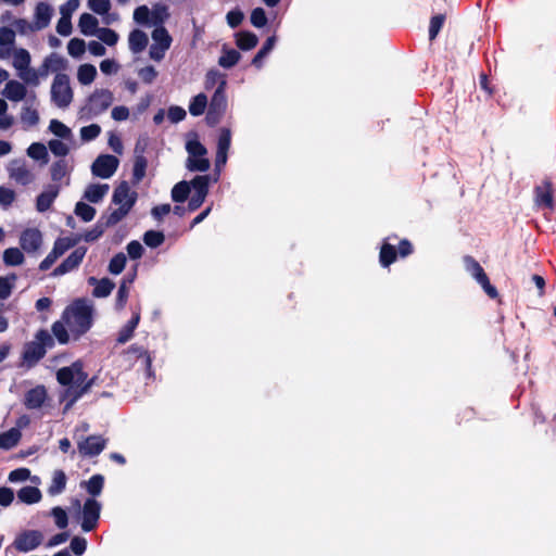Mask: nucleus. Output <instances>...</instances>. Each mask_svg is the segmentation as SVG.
Instances as JSON below:
<instances>
[{
  "mask_svg": "<svg viewBox=\"0 0 556 556\" xmlns=\"http://www.w3.org/2000/svg\"><path fill=\"white\" fill-rule=\"evenodd\" d=\"M27 155L36 161H47V147L40 142L31 143L27 149Z\"/></svg>",
  "mask_w": 556,
  "mask_h": 556,
  "instance_id": "obj_51",
  "label": "nucleus"
},
{
  "mask_svg": "<svg viewBox=\"0 0 556 556\" xmlns=\"http://www.w3.org/2000/svg\"><path fill=\"white\" fill-rule=\"evenodd\" d=\"M227 109L226 87L218 86L212 96L210 103L208 117L216 121L225 113Z\"/></svg>",
  "mask_w": 556,
  "mask_h": 556,
  "instance_id": "obj_17",
  "label": "nucleus"
},
{
  "mask_svg": "<svg viewBox=\"0 0 556 556\" xmlns=\"http://www.w3.org/2000/svg\"><path fill=\"white\" fill-rule=\"evenodd\" d=\"M464 265L466 271L481 286L490 298H497L498 293L496 288L490 283L486 274L477 261L470 256H466L464 258Z\"/></svg>",
  "mask_w": 556,
  "mask_h": 556,
  "instance_id": "obj_9",
  "label": "nucleus"
},
{
  "mask_svg": "<svg viewBox=\"0 0 556 556\" xmlns=\"http://www.w3.org/2000/svg\"><path fill=\"white\" fill-rule=\"evenodd\" d=\"M379 260L383 267L391 265L396 260L395 248L389 242H384L380 250Z\"/></svg>",
  "mask_w": 556,
  "mask_h": 556,
  "instance_id": "obj_43",
  "label": "nucleus"
},
{
  "mask_svg": "<svg viewBox=\"0 0 556 556\" xmlns=\"http://www.w3.org/2000/svg\"><path fill=\"white\" fill-rule=\"evenodd\" d=\"M147 160L143 156H137L134 164V179L139 182L146 175Z\"/></svg>",
  "mask_w": 556,
  "mask_h": 556,
  "instance_id": "obj_60",
  "label": "nucleus"
},
{
  "mask_svg": "<svg viewBox=\"0 0 556 556\" xmlns=\"http://www.w3.org/2000/svg\"><path fill=\"white\" fill-rule=\"evenodd\" d=\"M108 184H91L87 186L84 198L91 203H99L109 192Z\"/></svg>",
  "mask_w": 556,
  "mask_h": 556,
  "instance_id": "obj_25",
  "label": "nucleus"
},
{
  "mask_svg": "<svg viewBox=\"0 0 556 556\" xmlns=\"http://www.w3.org/2000/svg\"><path fill=\"white\" fill-rule=\"evenodd\" d=\"M118 164L119 161L116 156L110 154H102L99 155L92 163L91 173L97 177L108 179L115 174Z\"/></svg>",
  "mask_w": 556,
  "mask_h": 556,
  "instance_id": "obj_12",
  "label": "nucleus"
},
{
  "mask_svg": "<svg viewBox=\"0 0 556 556\" xmlns=\"http://www.w3.org/2000/svg\"><path fill=\"white\" fill-rule=\"evenodd\" d=\"M222 83H223V87H227L226 75L223 74L222 72H219L218 70H210L205 74V78H204L205 89H211L215 85H217V87L222 86Z\"/></svg>",
  "mask_w": 556,
  "mask_h": 556,
  "instance_id": "obj_39",
  "label": "nucleus"
},
{
  "mask_svg": "<svg viewBox=\"0 0 556 556\" xmlns=\"http://www.w3.org/2000/svg\"><path fill=\"white\" fill-rule=\"evenodd\" d=\"M134 277L135 276H131L127 279L124 278L122 285L119 286V289L117 291V306L121 308L124 307L127 302L129 294V285L132 283Z\"/></svg>",
  "mask_w": 556,
  "mask_h": 556,
  "instance_id": "obj_53",
  "label": "nucleus"
},
{
  "mask_svg": "<svg viewBox=\"0 0 556 556\" xmlns=\"http://www.w3.org/2000/svg\"><path fill=\"white\" fill-rule=\"evenodd\" d=\"M3 262L8 266H17L23 264L24 255L17 248H9L3 252Z\"/></svg>",
  "mask_w": 556,
  "mask_h": 556,
  "instance_id": "obj_44",
  "label": "nucleus"
},
{
  "mask_svg": "<svg viewBox=\"0 0 556 556\" xmlns=\"http://www.w3.org/2000/svg\"><path fill=\"white\" fill-rule=\"evenodd\" d=\"M59 190L58 188L50 186L45 191H42L36 202V207L39 212H46L50 208L55 198L58 197Z\"/></svg>",
  "mask_w": 556,
  "mask_h": 556,
  "instance_id": "obj_29",
  "label": "nucleus"
},
{
  "mask_svg": "<svg viewBox=\"0 0 556 556\" xmlns=\"http://www.w3.org/2000/svg\"><path fill=\"white\" fill-rule=\"evenodd\" d=\"M113 201L118 206L130 211L136 202V192L130 189L127 182H122L114 191Z\"/></svg>",
  "mask_w": 556,
  "mask_h": 556,
  "instance_id": "obj_19",
  "label": "nucleus"
},
{
  "mask_svg": "<svg viewBox=\"0 0 556 556\" xmlns=\"http://www.w3.org/2000/svg\"><path fill=\"white\" fill-rule=\"evenodd\" d=\"M10 58H12V66L21 80L33 87H37L40 84L41 74L38 70L30 66L31 55L28 50L13 48Z\"/></svg>",
  "mask_w": 556,
  "mask_h": 556,
  "instance_id": "obj_3",
  "label": "nucleus"
},
{
  "mask_svg": "<svg viewBox=\"0 0 556 556\" xmlns=\"http://www.w3.org/2000/svg\"><path fill=\"white\" fill-rule=\"evenodd\" d=\"M149 39L144 31L135 29L129 34L128 46L132 53L142 52L148 46Z\"/></svg>",
  "mask_w": 556,
  "mask_h": 556,
  "instance_id": "obj_24",
  "label": "nucleus"
},
{
  "mask_svg": "<svg viewBox=\"0 0 556 556\" xmlns=\"http://www.w3.org/2000/svg\"><path fill=\"white\" fill-rule=\"evenodd\" d=\"M188 157L186 167L191 172H206L210 168V160L206 157L207 149L200 142L195 135L189 136L186 142Z\"/></svg>",
  "mask_w": 556,
  "mask_h": 556,
  "instance_id": "obj_4",
  "label": "nucleus"
},
{
  "mask_svg": "<svg viewBox=\"0 0 556 556\" xmlns=\"http://www.w3.org/2000/svg\"><path fill=\"white\" fill-rule=\"evenodd\" d=\"M87 46L83 39L73 38L67 43V52L74 59H79L86 52Z\"/></svg>",
  "mask_w": 556,
  "mask_h": 556,
  "instance_id": "obj_46",
  "label": "nucleus"
},
{
  "mask_svg": "<svg viewBox=\"0 0 556 556\" xmlns=\"http://www.w3.org/2000/svg\"><path fill=\"white\" fill-rule=\"evenodd\" d=\"M140 320L139 313H135L132 318L121 329L118 333L117 341L119 343L127 342L134 334L135 329L137 328Z\"/></svg>",
  "mask_w": 556,
  "mask_h": 556,
  "instance_id": "obj_40",
  "label": "nucleus"
},
{
  "mask_svg": "<svg viewBox=\"0 0 556 556\" xmlns=\"http://www.w3.org/2000/svg\"><path fill=\"white\" fill-rule=\"evenodd\" d=\"M88 7L96 14L104 15L110 11L111 2L110 0H89Z\"/></svg>",
  "mask_w": 556,
  "mask_h": 556,
  "instance_id": "obj_58",
  "label": "nucleus"
},
{
  "mask_svg": "<svg viewBox=\"0 0 556 556\" xmlns=\"http://www.w3.org/2000/svg\"><path fill=\"white\" fill-rule=\"evenodd\" d=\"M143 241L150 248H157L164 242V235L160 231L149 230L144 233Z\"/></svg>",
  "mask_w": 556,
  "mask_h": 556,
  "instance_id": "obj_56",
  "label": "nucleus"
},
{
  "mask_svg": "<svg viewBox=\"0 0 556 556\" xmlns=\"http://www.w3.org/2000/svg\"><path fill=\"white\" fill-rule=\"evenodd\" d=\"M30 477V471L27 468H17L9 473V481L12 483L24 482Z\"/></svg>",
  "mask_w": 556,
  "mask_h": 556,
  "instance_id": "obj_64",
  "label": "nucleus"
},
{
  "mask_svg": "<svg viewBox=\"0 0 556 556\" xmlns=\"http://www.w3.org/2000/svg\"><path fill=\"white\" fill-rule=\"evenodd\" d=\"M105 439L100 435H90L83 440H77V447L83 456L92 457L99 455L105 447Z\"/></svg>",
  "mask_w": 556,
  "mask_h": 556,
  "instance_id": "obj_16",
  "label": "nucleus"
},
{
  "mask_svg": "<svg viewBox=\"0 0 556 556\" xmlns=\"http://www.w3.org/2000/svg\"><path fill=\"white\" fill-rule=\"evenodd\" d=\"M206 106L207 97L204 93H199L190 101L189 112L193 116H200L204 113Z\"/></svg>",
  "mask_w": 556,
  "mask_h": 556,
  "instance_id": "obj_42",
  "label": "nucleus"
},
{
  "mask_svg": "<svg viewBox=\"0 0 556 556\" xmlns=\"http://www.w3.org/2000/svg\"><path fill=\"white\" fill-rule=\"evenodd\" d=\"M75 214L84 222H90L96 215V210L85 202H78L75 206Z\"/></svg>",
  "mask_w": 556,
  "mask_h": 556,
  "instance_id": "obj_54",
  "label": "nucleus"
},
{
  "mask_svg": "<svg viewBox=\"0 0 556 556\" xmlns=\"http://www.w3.org/2000/svg\"><path fill=\"white\" fill-rule=\"evenodd\" d=\"M66 475L62 470H55L52 475V480L48 489V493L52 496L61 494L66 486Z\"/></svg>",
  "mask_w": 556,
  "mask_h": 556,
  "instance_id": "obj_36",
  "label": "nucleus"
},
{
  "mask_svg": "<svg viewBox=\"0 0 556 556\" xmlns=\"http://www.w3.org/2000/svg\"><path fill=\"white\" fill-rule=\"evenodd\" d=\"M211 182H215L214 178H211V176L207 175L195 176L190 181L193 189V194L188 204L190 211H195L203 204L208 193V186Z\"/></svg>",
  "mask_w": 556,
  "mask_h": 556,
  "instance_id": "obj_10",
  "label": "nucleus"
},
{
  "mask_svg": "<svg viewBox=\"0 0 556 556\" xmlns=\"http://www.w3.org/2000/svg\"><path fill=\"white\" fill-rule=\"evenodd\" d=\"M256 35L250 31H241L236 36V43L241 50H251L257 45Z\"/></svg>",
  "mask_w": 556,
  "mask_h": 556,
  "instance_id": "obj_41",
  "label": "nucleus"
},
{
  "mask_svg": "<svg viewBox=\"0 0 556 556\" xmlns=\"http://www.w3.org/2000/svg\"><path fill=\"white\" fill-rule=\"evenodd\" d=\"M114 96L108 89H96L88 98L87 104L83 108V112L94 117L106 111L113 103Z\"/></svg>",
  "mask_w": 556,
  "mask_h": 556,
  "instance_id": "obj_7",
  "label": "nucleus"
},
{
  "mask_svg": "<svg viewBox=\"0 0 556 556\" xmlns=\"http://www.w3.org/2000/svg\"><path fill=\"white\" fill-rule=\"evenodd\" d=\"M15 281V275L0 277V300H5L11 295Z\"/></svg>",
  "mask_w": 556,
  "mask_h": 556,
  "instance_id": "obj_48",
  "label": "nucleus"
},
{
  "mask_svg": "<svg viewBox=\"0 0 556 556\" xmlns=\"http://www.w3.org/2000/svg\"><path fill=\"white\" fill-rule=\"evenodd\" d=\"M39 113L37 109L28 101L23 105L21 110V122L24 127H34L39 123Z\"/></svg>",
  "mask_w": 556,
  "mask_h": 556,
  "instance_id": "obj_31",
  "label": "nucleus"
},
{
  "mask_svg": "<svg viewBox=\"0 0 556 556\" xmlns=\"http://www.w3.org/2000/svg\"><path fill=\"white\" fill-rule=\"evenodd\" d=\"M47 399L46 389L41 386L29 390L25 395V405L29 409L40 408Z\"/></svg>",
  "mask_w": 556,
  "mask_h": 556,
  "instance_id": "obj_23",
  "label": "nucleus"
},
{
  "mask_svg": "<svg viewBox=\"0 0 556 556\" xmlns=\"http://www.w3.org/2000/svg\"><path fill=\"white\" fill-rule=\"evenodd\" d=\"M535 203L542 207H552L553 205V195L552 189L548 184H544L539 186L535 191Z\"/></svg>",
  "mask_w": 556,
  "mask_h": 556,
  "instance_id": "obj_38",
  "label": "nucleus"
},
{
  "mask_svg": "<svg viewBox=\"0 0 556 556\" xmlns=\"http://www.w3.org/2000/svg\"><path fill=\"white\" fill-rule=\"evenodd\" d=\"M88 282L94 286L93 295L97 298L108 296L114 288V283L108 278L98 280L94 277H90Z\"/></svg>",
  "mask_w": 556,
  "mask_h": 556,
  "instance_id": "obj_34",
  "label": "nucleus"
},
{
  "mask_svg": "<svg viewBox=\"0 0 556 556\" xmlns=\"http://www.w3.org/2000/svg\"><path fill=\"white\" fill-rule=\"evenodd\" d=\"M26 85L23 80L10 79L7 81L1 94L12 102L23 101L27 96Z\"/></svg>",
  "mask_w": 556,
  "mask_h": 556,
  "instance_id": "obj_18",
  "label": "nucleus"
},
{
  "mask_svg": "<svg viewBox=\"0 0 556 556\" xmlns=\"http://www.w3.org/2000/svg\"><path fill=\"white\" fill-rule=\"evenodd\" d=\"M21 247L26 252H35L41 244V233L39 230L30 228L26 229L21 236Z\"/></svg>",
  "mask_w": 556,
  "mask_h": 556,
  "instance_id": "obj_22",
  "label": "nucleus"
},
{
  "mask_svg": "<svg viewBox=\"0 0 556 556\" xmlns=\"http://www.w3.org/2000/svg\"><path fill=\"white\" fill-rule=\"evenodd\" d=\"M56 378L62 386L67 387L62 396L63 400H68L65 409H68L90 387V383L86 382L87 376L80 363L59 369Z\"/></svg>",
  "mask_w": 556,
  "mask_h": 556,
  "instance_id": "obj_1",
  "label": "nucleus"
},
{
  "mask_svg": "<svg viewBox=\"0 0 556 556\" xmlns=\"http://www.w3.org/2000/svg\"><path fill=\"white\" fill-rule=\"evenodd\" d=\"M101 504L94 498H88L83 507L81 528L88 532L96 528L100 517Z\"/></svg>",
  "mask_w": 556,
  "mask_h": 556,
  "instance_id": "obj_14",
  "label": "nucleus"
},
{
  "mask_svg": "<svg viewBox=\"0 0 556 556\" xmlns=\"http://www.w3.org/2000/svg\"><path fill=\"white\" fill-rule=\"evenodd\" d=\"M17 498L24 504L33 505L41 501L42 494L38 488L27 485L17 491Z\"/></svg>",
  "mask_w": 556,
  "mask_h": 556,
  "instance_id": "obj_26",
  "label": "nucleus"
},
{
  "mask_svg": "<svg viewBox=\"0 0 556 556\" xmlns=\"http://www.w3.org/2000/svg\"><path fill=\"white\" fill-rule=\"evenodd\" d=\"M98 24V20L89 13H83L78 21L79 30L85 36H94L100 29Z\"/></svg>",
  "mask_w": 556,
  "mask_h": 556,
  "instance_id": "obj_30",
  "label": "nucleus"
},
{
  "mask_svg": "<svg viewBox=\"0 0 556 556\" xmlns=\"http://www.w3.org/2000/svg\"><path fill=\"white\" fill-rule=\"evenodd\" d=\"M276 43V37L271 36L267 38L266 42L262 47V49L257 52V54L253 58L252 64L261 67L263 59L274 49Z\"/></svg>",
  "mask_w": 556,
  "mask_h": 556,
  "instance_id": "obj_49",
  "label": "nucleus"
},
{
  "mask_svg": "<svg viewBox=\"0 0 556 556\" xmlns=\"http://www.w3.org/2000/svg\"><path fill=\"white\" fill-rule=\"evenodd\" d=\"M53 343L52 337L47 330H40L36 333L35 340L25 345L23 353L24 362L34 365L46 353V349Z\"/></svg>",
  "mask_w": 556,
  "mask_h": 556,
  "instance_id": "obj_6",
  "label": "nucleus"
},
{
  "mask_svg": "<svg viewBox=\"0 0 556 556\" xmlns=\"http://www.w3.org/2000/svg\"><path fill=\"white\" fill-rule=\"evenodd\" d=\"M104 479L101 475L92 476L88 481L84 482L89 494L97 496L102 492Z\"/></svg>",
  "mask_w": 556,
  "mask_h": 556,
  "instance_id": "obj_47",
  "label": "nucleus"
},
{
  "mask_svg": "<svg viewBox=\"0 0 556 556\" xmlns=\"http://www.w3.org/2000/svg\"><path fill=\"white\" fill-rule=\"evenodd\" d=\"M9 176L17 184L26 186L33 182L34 174L22 160H12L8 167Z\"/></svg>",
  "mask_w": 556,
  "mask_h": 556,
  "instance_id": "obj_15",
  "label": "nucleus"
},
{
  "mask_svg": "<svg viewBox=\"0 0 556 556\" xmlns=\"http://www.w3.org/2000/svg\"><path fill=\"white\" fill-rule=\"evenodd\" d=\"M49 131L53 134L55 137L63 139L65 141H73V131L66 126L64 123L59 119H51L49 123Z\"/></svg>",
  "mask_w": 556,
  "mask_h": 556,
  "instance_id": "obj_35",
  "label": "nucleus"
},
{
  "mask_svg": "<svg viewBox=\"0 0 556 556\" xmlns=\"http://www.w3.org/2000/svg\"><path fill=\"white\" fill-rule=\"evenodd\" d=\"M65 64L66 62L61 55L52 53L43 60L41 71L39 72L41 76L47 75L49 72H59L65 67Z\"/></svg>",
  "mask_w": 556,
  "mask_h": 556,
  "instance_id": "obj_27",
  "label": "nucleus"
},
{
  "mask_svg": "<svg viewBox=\"0 0 556 556\" xmlns=\"http://www.w3.org/2000/svg\"><path fill=\"white\" fill-rule=\"evenodd\" d=\"M51 515L53 516L55 525L58 526V528L64 529V528L67 527L68 518H67L66 511L63 508H61L59 506L52 508Z\"/></svg>",
  "mask_w": 556,
  "mask_h": 556,
  "instance_id": "obj_63",
  "label": "nucleus"
},
{
  "mask_svg": "<svg viewBox=\"0 0 556 556\" xmlns=\"http://www.w3.org/2000/svg\"><path fill=\"white\" fill-rule=\"evenodd\" d=\"M98 75L97 68L94 65L85 63L78 66L77 68V81L83 86L91 85Z\"/></svg>",
  "mask_w": 556,
  "mask_h": 556,
  "instance_id": "obj_28",
  "label": "nucleus"
},
{
  "mask_svg": "<svg viewBox=\"0 0 556 556\" xmlns=\"http://www.w3.org/2000/svg\"><path fill=\"white\" fill-rule=\"evenodd\" d=\"M153 43L149 48V58L161 62L172 46L173 38L164 26L155 27L151 34Z\"/></svg>",
  "mask_w": 556,
  "mask_h": 556,
  "instance_id": "obj_8",
  "label": "nucleus"
},
{
  "mask_svg": "<svg viewBox=\"0 0 556 556\" xmlns=\"http://www.w3.org/2000/svg\"><path fill=\"white\" fill-rule=\"evenodd\" d=\"M63 320L68 331L78 337L91 327L92 306L87 301L78 300L65 309Z\"/></svg>",
  "mask_w": 556,
  "mask_h": 556,
  "instance_id": "obj_2",
  "label": "nucleus"
},
{
  "mask_svg": "<svg viewBox=\"0 0 556 556\" xmlns=\"http://www.w3.org/2000/svg\"><path fill=\"white\" fill-rule=\"evenodd\" d=\"M51 102L59 109H67L74 98L70 77L66 74H56L50 88Z\"/></svg>",
  "mask_w": 556,
  "mask_h": 556,
  "instance_id": "obj_5",
  "label": "nucleus"
},
{
  "mask_svg": "<svg viewBox=\"0 0 556 556\" xmlns=\"http://www.w3.org/2000/svg\"><path fill=\"white\" fill-rule=\"evenodd\" d=\"M159 73L152 65H147L138 70V76L146 84H152L157 77Z\"/></svg>",
  "mask_w": 556,
  "mask_h": 556,
  "instance_id": "obj_59",
  "label": "nucleus"
},
{
  "mask_svg": "<svg viewBox=\"0 0 556 556\" xmlns=\"http://www.w3.org/2000/svg\"><path fill=\"white\" fill-rule=\"evenodd\" d=\"M168 8L163 4H155L150 9V26L160 27L168 20Z\"/></svg>",
  "mask_w": 556,
  "mask_h": 556,
  "instance_id": "obj_32",
  "label": "nucleus"
},
{
  "mask_svg": "<svg viewBox=\"0 0 556 556\" xmlns=\"http://www.w3.org/2000/svg\"><path fill=\"white\" fill-rule=\"evenodd\" d=\"M52 15H53V9L50 4H48L46 2L37 3V5L35 8V13H34V20H33V22L35 24V28H38V30H41V29H45L46 27H48V25L51 22Z\"/></svg>",
  "mask_w": 556,
  "mask_h": 556,
  "instance_id": "obj_21",
  "label": "nucleus"
},
{
  "mask_svg": "<svg viewBox=\"0 0 556 556\" xmlns=\"http://www.w3.org/2000/svg\"><path fill=\"white\" fill-rule=\"evenodd\" d=\"M43 540V535L38 530H25L18 533L14 541L13 547L22 553H28L37 548Z\"/></svg>",
  "mask_w": 556,
  "mask_h": 556,
  "instance_id": "obj_13",
  "label": "nucleus"
},
{
  "mask_svg": "<svg viewBox=\"0 0 556 556\" xmlns=\"http://www.w3.org/2000/svg\"><path fill=\"white\" fill-rule=\"evenodd\" d=\"M101 132V127L98 124H91L80 128V138L84 142L96 139Z\"/></svg>",
  "mask_w": 556,
  "mask_h": 556,
  "instance_id": "obj_55",
  "label": "nucleus"
},
{
  "mask_svg": "<svg viewBox=\"0 0 556 556\" xmlns=\"http://www.w3.org/2000/svg\"><path fill=\"white\" fill-rule=\"evenodd\" d=\"M22 437L18 428H11L10 430L0 433V448L11 450L17 445Z\"/></svg>",
  "mask_w": 556,
  "mask_h": 556,
  "instance_id": "obj_33",
  "label": "nucleus"
},
{
  "mask_svg": "<svg viewBox=\"0 0 556 556\" xmlns=\"http://www.w3.org/2000/svg\"><path fill=\"white\" fill-rule=\"evenodd\" d=\"M85 254V248H77L68 255V257L61 265H59L54 269L53 276H62L66 273L74 270L83 262Z\"/></svg>",
  "mask_w": 556,
  "mask_h": 556,
  "instance_id": "obj_20",
  "label": "nucleus"
},
{
  "mask_svg": "<svg viewBox=\"0 0 556 556\" xmlns=\"http://www.w3.org/2000/svg\"><path fill=\"white\" fill-rule=\"evenodd\" d=\"M62 321H56L52 326V332L54 337L59 340L60 343H67L70 340V334Z\"/></svg>",
  "mask_w": 556,
  "mask_h": 556,
  "instance_id": "obj_61",
  "label": "nucleus"
},
{
  "mask_svg": "<svg viewBox=\"0 0 556 556\" xmlns=\"http://www.w3.org/2000/svg\"><path fill=\"white\" fill-rule=\"evenodd\" d=\"M126 265V256L123 253L116 254L109 264V270L113 275H118L123 271Z\"/></svg>",
  "mask_w": 556,
  "mask_h": 556,
  "instance_id": "obj_57",
  "label": "nucleus"
},
{
  "mask_svg": "<svg viewBox=\"0 0 556 556\" xmlns=\"http://www.w3.org/2000/svg\"><path fill=\"white\" fill-rule=\"evenodd\" d=\"M190 182L180 181L176 184L172 189V199L175 202H184L190 192L191 189Z\"/></svg>",
  "mask_w": 556,
  "mask_h": 556,
  "instance_id": "obj_45",
  "label": "nucleus"
},
{
  "mask_svg": "<svg viewBox=\"0 0 556 556\" xmlns=\"http://www.w3.org/2000/svg\"><path fill=\"white\" fill-rule=\"evenodd\" d=\"M240 58L241 55L237 50L229 49L226 46H224L222 50V55L218 59V64L224 68H231L239 62Z\"/></svg>",
  "mask_w": 556,
  "mask_h": 556,
  "instance_id": "obj_37",
  "label": "nucleus"
},
{
  "mask_svg": "<svg viewBox=\"0 0 556 556\" xmlns=\"http://www.w3.org/2000/svg\"><path fill=\"white\" fill-rule=\"evenodd\" d=\"M231 144V131L228 128H222L219 130V136L217 140V149H216V159H215V168L216 175L214 177V181L218 180L219 173L222 168L227 163L228 151Z\"/></svg>",
  "mask_w": 556,
  "mask_h": 556,
  "instance_id": "obj_11",
  "label": "nucleus"
},
{
  "mask_svg": "<svg viewBox=\"0 0 556 556\" xmlns=\"http://www.w3.org/2000/svg\"><path fill=\"white\" fill-rule=\"evenodd\" d=\"M94 36H97L100 41L110 47L115 46L119 39V36L115 30L104 27L100 28Z\"/></svg>",
  "mask_w": 556,
  "mask_h": 556,
  "instance_id": "obj_52",
  "label": "nucleus"
},
{
  "mask_svg": "<svg viewBox=\"0 0 556 556\" xmlns=\"http://www.w3.org/2000/svg\"><path fill=\"white\" fill-rule=\"evenodd\" d=\"M67 142L63 139H52L48 142V148L55 156H65L71 150Z\"/></svg>",
  "mask_w": 556,
  "mask_h": 556,
  "instance_id": "obj_50",
  "label": "nucleus"
},
{
  "mask_svg": "<svg viewBox=\"0 0 556 556\" xmlns=\"http://www.w3.org/2000/svg\"><path fill=\"white\" fill-rule=\"evenodd\" d=\"M134 20L141 25H150V9L146 5L138 7L134 12Z\"/></svg>",
  "mask_w": 556,
  "mask_h": 556,
  "instance_id": "obj_62",
  "label": "nucleus"
}]
</instances>
